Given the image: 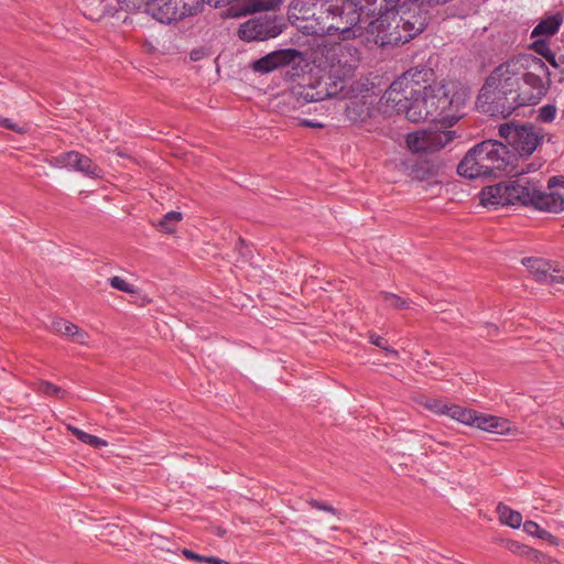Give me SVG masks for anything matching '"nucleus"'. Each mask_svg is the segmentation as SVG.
Listing matches in <instances>:
<instances>
[{"label":"nucleus","instance_id":"nucleus-40","mask_svg":"<svg viewBox=\"0 0 564 564\" xmlns=\"http://www.w3.org/2000/svg\"><path fill=\"white\" fill-rule=\"evenodd\" d=\"M539 539L547 541L549 543H551L553 545H557L558 544V539L555 538L553 534H551L546 530H543L542 532H540Z\"/></svg>","mask_w":564,"mask_h":564},{"label":"nucleus","instance_id":"nucleus-16","mask_svg":"<svg viewBox=\"0 0 564 564\" xmlns=\"http://www.w3.org/2000/svg\"><path fill=\"white\" fill-rule=\"evenodd\" d=\"M400 78L405 82L406 86L413 87L414 93L420 91L424 86L435 83L433 69L423 65L410 68Z\"/></svg>","mask_w":564,"mask_h":564},{"label":"nucleus","instance_id":"nucleus-44","mask_svg":"<svg viewBox=\"0 0 564 564\" xmlns=\"http://www.w3.org/2000/svg\"><path fill=\"white\" fill-rule=\"evenodd\" d=\"M66 321L63 318H57L52 322V329L55 333L63 334V327L65 326Z\"/></svg>","mask_w":564,"mask_h":564},{"label":"nucleus","instance_id":"nucleus-27","mask_svg":"<svg viewBox=\"0 0 564 564\" xmlns=\"http://www.w3.org/2000/svg\"><path fill=\"white\" fill-rule=\"evenodd\" d=\"M380 296L389 307H392L394 310L409 308V302L406 300L400 297L397 294L389 293V292H381Z\"/></svg>","mask_w":564,"mask_h":564},{"label":"nucleus","instance_id":"nucleus-8","mask_svg":"<svg viewBox=\"0 0 564 564\" xmlns=\"http://www.w3.org/2000/svg\"><path fill=\"white\" fill-rule=\"evenodd\" d=\"M499 135L511 144L521 156L531 155L541 144L545 134L533 124L507 122L499 126Z\"/></svg>","mask_w":564,"mask_h":564},{"label":"nucleus","instance_id":"nucleus-48","mask_svg":"<svg viewBox=\"0 0 564 564\" xmlns=\"http://www.w3.org/2000/svg\"><path fill=\"white\" fill-rule=\"evenodd\" d=\"M386 2V8H395V9H403V10H408L405 8V6H398L399 1L400 0H383Z\"/></svg>","mask_w":564,"mask_h":564},{"label":"nucleus","instance_id":"nucleus-32","mask_svg":"<svg viewBox=\"0 0 564 564\" xmlns=\"http://www.w3.org/2000/svg\"><path fill=\"white\" fill-rule=\"evenodd\" d=\"M556 107L554 105H545L539 109L536 119L542 122H551L556 115Z\"/></svg>","mask_w":564,"mask_h":564},{"label":"nucleus","instance_id":"nucleus-56","mask_svg":"<svg viewBox=\"0 0 564 564\" xmlns=\"http://www.w3.org/2000/svg\"><path fill=\"white\" fill-rule=\"evenodd\" d=\"M417 364H419V366H420V369H421V370H423V371H424V370H425V368L427 367V364H426V362H424V361H419Z\"/></svg>","mask_w":564,"mask_h":564},{"label":"nucleus","instance_id":"nucleus-25","mask_svg":"<svg viewBox=\"0 0 564 564\" xmlns=\"http://www.w3.org/2000/svg\"><path fill=\"white\" fill-rule=\"evenodd\" d=\"M181 220L182 214L180 212H170L159 221L158 228L162 232L173 234L175 231L176 224H178Z\"/></svg>","mask_w":564,"mask_h":564},{"label":"nucleus","instance_id":"nucleus-19","mask_svg":"<svg viewBox=\"0 0 564 564\" xmlns=\"http://www.w3.org/2000/svg\"><path fill=\"white\" fill-rule=\"evenodd\" d=\"M506 547L512 552L513 554L527 557L533 562H542V558H546V555L535 549L529 547L527 545L520 544L517 541L508 540L506 542Z\"/></svg>","mask_w":564,"mask_h":564},{"label":"nucleus","instance_id":"nucleus-30","mask_svg":"<svg viewBox=\"0 0 564 564\" xmlns=\"http://www.w3.org/2000/svg\"><path fill=\"white\" fill-rule=\"evenodd\" d=\"M109 283L113 289L119 290L124 293H128V294H134L137 292V290L134 289V286L132 284L128 283L126 280H123L122 278L117 276V275L112 276L109 280Z\"/></svg>","mask_w":564,"mask_h":564},{"label":"nucleus","instance_id":"nucleus-35","mask_svg":"<svg viewBox=\"0 0 564 564\" xmlns=\"http://www.w3.org/2000/svg\"><path fill=\"white\" fill-rule=\"evenodd\" d=\"M307 503L314 508V509H317V510H323V511H326V512H329L334 516H337L338 514V510L335 509L333 506L330 505H327L325 502H322V501H318V500H315V499H311L307 501Z\"/></svg>","mask_w":564,"mask_h":564},{"label":"nucleus","instance_id":"nucleus-47","mask_svg":"<svg viewBox=\"0 0 564 564\" xmlns=\"http://www.w3.org/2000/svg\"><path fill=\"white\" fill-rule=\"evenodd\" d=\"M183 555L187 558V560H194V561H198L202 560V555L188 550V549H184L183 550Z\"/></svg>","mask_w":564,"mask_h":564},{"label":"nucleus","instance_id":"nucleus-61","mask_svg":"<svg viewBox=\"0 0 564 564\" xmlns=\"http://www.w3.org/2000/svg\"><path fill=\"white\" fill-rule=\"evenodd\" d=\"M563 116H564V110H563Z\"/></svg>","mask_w":564,"mask_h":564},{"label":"nucleus","instance_id":"nucleus-1","mask_svg":"<svg viewBox=\"0 0 564 564\" xmlns=\"http://www.w3.org/2000/svg\"><path fill=\"white\" fill-rule=\"evenodd\" d=\"M350 73V66L332 63L328 73L322 75L316 86H299L286 96L289 101L295 97H302L306 102L321 101L326 98L340 95L343 98L350 99L346 105L345 115L354 123L366 121L371 115L370 105L357 97L369 91L368 83L361 80H351L347 76Z\"/></svg>","mask_w":564,"mask_h":564},{"label":"nucleus","instance_id":"nucleus-60","mask_svg":"<svg viewBox=\"0 0 564 564\" xmlns=\"http://www.w3.org/2000/svg\"><path fill=\"white\" fill-rule=\"evenodd\" d=\"M224 564H231V563H229V562H226V561H225V563H224Z\"/></svg>","mask_w":564,"mask_h":564},{"label":"nucleus","instance_id":"nucleus-17","mask_svg":"<svg viewBox=\"0 0 564 564\" xmlns=\"http://www.w3.org/2000/svg\"><path fill=\"white\" fill-rule=\"evenodd\" d=\"M522 263L539 282L551 283V276L558 275L561 272L550 261L542 258H524Z\"/></svg>","mask_w":564,"mask_h":564},{"label":"nucleus","instance_id":"nucleus-46","mask_svg":"<svg viewBox=\"0 0 564 564\" xmlns=\"http://www.w3.org/2000/svg\"><path fill=\"white\" fill-rule=\"evenodd\" d=\"M199 562L207 563V564H224L225 561L221 558H218L216 556H204L202 555V560Z\"/></svg>","mask_w":564,"mask_h":564},{"label":"nucleus","instance_id":"nucleus-51","mask_svg":"<svg viewBox=\"0 0 564 564\" xmlns=\"http://www.w3.org/2000/svg\"><path fill=\"white\" fill-rule=\"evenodd\" d=\"M542 564H561L557 560L546 555V558H542Z\"/></svg>","mask_w":564,"mask_h":564},{"label":"nucleus","instance_id":"nucleus-10","mask_svg":"<svg viewBox=\"0 0 564 564\" xmlns=\"http://www.w3.org/2000/svg\"><path fill=\"white\" fill-rule=\"evenodd\" d=\"M454 131L422 130L406 135V145L412 152H435L453 141Z\"/></svg>","mask_w":564,"mask_h":564},{"label":"nucleus","instance_id":"nucleus-37","mask_svg":"<svg viewBox=\"0 0 564 564\" xmlns=\"http://www.w3.org/2000/svg\"><path fill=\"white\" fill-rule=\"evenodd\" d=\"M523 530L530 534V535H533V536H536L539 538L540 536V532L543 531V529H541L539 527L538 523H535L534 521H525L523 523Z\"/></svg>","mask_w":564,"mask_h":564},{"label":"nucleus","instance_id":"nucleus-36","mask_svg":"<svg viewBox=\"0 0 564 564\" xmlns=\"http://www.w3.org/2000/svg\"><path fill=\"white\" fill-rule=\"evenodd\" d=\"M253 1L254 0H243L242 6L238 10H235V7H230L229 13L231 15H236V17L242 15V14L254 13L256 11H249Z\"/></svg>","mask_w":564,"mask_h":564},{"label":"nucleus","instance_id":"nucleus-15","mask_svg":"<svg viewBox=\"0 0 564 564\" xmlns=\"http://www.w3.org/2000/svg\"><path fill=\"white\" fill-rule=\"evenodd\" d=\"M445 167L438 158L420 159L415 161L410 170V176L416 181H432L440 176Z\"/></svg>","mask_w":564,"mask_h":564},{"label":"nucleus","instance_id":"nucleus-49","mask_svg":"<svg viewBox=\"0 0 564 564\" xmlns=\"http://www.w3.org/2000/svg\"><path fill=\"white\" fill-rule=\"evenodd\" d=\"M551 283H562L564 284V270H561L558 275L551 276Z\"/></svg>","mask_w":564,"mask_h":564},{"label":"nucleus","instance_id":"nucleus-2","mask_svg":"<svg viewBox=\"0 0 564 564\" xmlns=\"http://www.w3.org/2000/svg\"><path fill=\"white\" fill-rule=\"evenodd\" d=\"M556 186H564V176H553L547 181L549 189ZM480 203L486 207L520 204L553 214L564 210L562 194L554 191L543 192L536 183L527 177L484 187L480 192Z\"/></svg>","mask_w":564,"mask_h":564},{"label":"nucleus","instance_id":"nucleus-11","mask_svg":"<svg viewBox=\"0 0 564 564\" xmlns=\"http://www.w3.org/2000/svg\"><path fill=\"white\" fill-rule=\"evenodd\" d=\"M304 61L303 53L295 48L271 52L252 63L254 72L267 74L284 66L296 67Z\"/></svg>","mask_w":564,"mask_h":564},{"label":"nucleus","instance_id":"nucleus-20","mask_svg":"<svg viewBox=\"0 0 564 564\" xmlns=\"http://www.w3.org/2000/svg\"><path fill=\"white\" fill-rule=\"evenodd\" d=\"M497 513L501 523L509 525L513 529L520 528L522 523V516L520 512L512 510L503 503H499L497 507Z\"/></svg>","mask_w":564,"mask_h":564},{"label":"nucleus","instance_id":"nucleus-34","mask_svg":"<svg viewBox=\"0 0 564 564\" xmlns=\"http://www.w3.org/2000/svg\"><path fill=\"white\" fill-rule=\"evenodd\" d=\"M279 0H254L249 11H262L273 9Z\"/></svg>","mask_w":564,"mask_h":564},{"label":"nucleus","instance_id":"nucleus-58","mask_svg":"<svg viewBox=\"0 0 564 564\" xmlns=\"http://www.w3.org/2000/svg\"><path fill=\"white\" fill-rule=\"evenodd\" d=\"M117 154H118L119 156H126L121 151H118V152H117Z\"/></svg>","mask_w":564,"mask_h":564},{"label":"nucleus","instance_id":"nucleus-41","mask_svg":"<svg viewBox=\"0 0 564 564\" xmlns=\"http://www.w3.org/2000/svg\"><path fill=\"white\" fill-rule=\"evenodd\" d=\"M299 126L306 127V128H318V129L325 127V124L322 122L313 121V120H308V119L300 120Z\"/></svg>","mask_w":564,"mask_h":564},{"label":"nucleus","instance_id":"nucleus-28","mask_svg":"<svg viewBox=\"0 0 564 564\" xmlns=\"http://www.w3.org/2000/svg\"><path fill=\"white\" fill-rule=\"evenodd\" d=\"M534 51L543 56L549 63L553 66H556L555 53L549 47V44L545 41H536L533 43Z\"/></svg>","mask_w":564,"mask_h":564},{"label":"nucleus","instance_id":"nucleus-43","mask_svg":"<svg viewBox=\"0 0 564 564\" xmlns=\"http://www.w3.org/2000/svg\"><path fill=\"white\" fill-rule=\"evenodd\" d=\"M369 340L379 348H382L387 344V340L383 337L376 334H370Z\"/></svg>","mask_w":564,"mask_h":564},{"label":"nucleus","instance_id":"nucleus-26","mask_svg":"<svg viewBox=\"0 0 564 564\" xmlns=\"http://www.w3.org/2000/svg\"><path fill=\"white\" fill-rule=\"evenodd\" d=\"M417 403L425 408L426 410L434 412L436 414H444L446 409V403L438 399L421 397L417 399Z\"/></svg>","mask_w":564,"mask_h":564},{"label":"nucleus","instance_id":"nucleus-23","mask_svg":"<svg viewBox=\"0 0 564 564\" xmlns=\"http://www.w3.org/2000/svg\"><path fill=\"white\" fill-rule=\"evenodd\" d=\"M561 22L562 20L556 17L544 19L533 29L532 36L553 35L558 31Z\"/></svg>","mask_w":564,"mask_h":564},{"label":"nucleus","instance_id":"nucleus-50","mask_svg":"<svg viewBox=\"0 0 564 564\" xmlns=\"http://www.w3.org/2000/svg\"><path fill=\"white\" fill-rule=\"evenodd\" d=\"M381 349L384 350L388 355H391L393 357H398L399 356V351L398 350H395L393 348H390L387 345H384Z\"/></svg>","mask_w":564,"mask_h":564},{"label":"nucleus","instance_id":"nucleus-55","mask_svg":"<svg viewBox=\"0 0 564 564\" xmlns=\"http://www.w3.org/2000/svg\"><path fill=\"white\" fill-rule=\"evenodd\" d=\"M216 533H217V535L223 536L226 533V530L223 528H217Z\"/></svg>","mask_w":564,"mask_h":564},{"label":"nucleus","instance_id":"nucleus-29","mask_svg":"<svg viewBox=\"0 0 564 564\" xmlns=\"http://www.w3.org/2000/svg\"><path fill=\"white\" fill-rule=\"evenodd\" d=\"M203 0H181L178 4L181 11H184V18L196 14L204 6Z\"/></svg>","mask_w":564,"mask_h":564},{"label":"nucleus","instance_id":"nucleus-12","mask_svg":"<svg viewBox=\"0 0 564 564\" xmlns=\"http://www.w3.org/2000/svg\"><path fill=\"white\" fill-rule=\"evenodd\" d=\"M282 28L270 17L252 19L242 23L238 30V36L246 42L264 41L278 36Z\"/></svg>","mask_w":564,"mask_h":564},{"label":"nucleus","instance_id":"nucleus-24","mask_svg":"<svg viewBox=\"0 0 564 564\" xmlns=\"http://www.w3.org/2000/svg\"><path fill=\"white\" fill-rule=\"evenodd\" d=\"M67 430L74 435L76 436L80 442L87 444V445H90L93 447H101V446H107V442L105 440H101L95 435H91L89 433H86L79 429H77L76 426H73L70 424L67 425Z\"/></svg>","mask_w":564,"mask_h":564},{"label":"nucleus","instance_id":"nucleus-59","mask_svg":"<svg viewBox=\"0 0 564 564\" xmlns=\"http://www.w3.org/2000/svg\"><path fill=\"white\" fill-rule=\"evenodd\" d=\"M547 141H549V142H551V141H552V135H551V134L549 135Z\"/></svg>","mask_w":564,"mask_h":564},{"label":"nucleus","instance_id":"nucleus-3","mask_svg":"<svg viewBox=\"0 0 564 564\" xmlns=\"http://www.w3.org/2000/svg\"><path fill=\"white\" fill-rule=\"evenodd\" d=\"M528 58H511L497 66L480 89L479 100L487 104L491 116L509 117L516 109L535 98L521 89L524 63Z\"/></svg>","mask_w":564,"mask_h":564},{"label":"nucleus","instance_id":"nucleus-57","mask_svg":"<svg viewBox=\"0 0 564 564\" xmlns=\"http://www.w3.org/2000/svg\"><path fill=\"white\" fill-rule=\"evenodd\" d=\"M376 0H365L367 4H372Z\"/></svg>","mask_w":564,"mask_h":564},{"label":"nucleus","instance_id":"nucleus-14","mask_svg":"<svg viewBox=\"0 0 564 564\" xmlns=\"http://www.w3.org/2000/svg\"><path fill=\"white\" fill-rule=\"evenodd\" d=\"M413 96H415L414 88L406 86L405 82L399 77L390 85L382 99L392 110L398 113L404 112L408 117Z\"/></svg>","mask_w":564,"mask_h":564},{"label":"nucleus","instance_id":"nucleus-5","mask_svg":"<svg viewBox=\"0 0 564 564\" xmlns=\"http://www.w3.org/2000/svg\"><path fill=\"white\" fill-rule=\"evenodd\" d=\"M426 26L422 14L410 10L386 8L378 18L365 26L367 42H373L380 47L399 45L409 42Z\"/></svg>","mask_w":564,"mask_h":564},{"label":"nucleus","instance_id":"nucleus-21","mask_svg":"<svg viewBox=\"0 0 564 564\" xmlns=\"http://www.w3.org/2000/svg\"><path fill=\"white\" fill-rule=\"evenodd\" d=\"M444 414L464 424H473L475 411L462 408L456 404H446Z\"/></svg>","mask_w":564,"mask_h":564},{"label":"nucleus","instance_id":"nucleus-9","mask_svg":"<svg viewBox=\"0 0 564 564\" xmlns=\"http://www.w3.org/2000/svg\"><path fill=\"white\" fill-rule=\"evenodd\" d=\"M127 8L144 9L145 13L161 23L170 24L184 19V11L178 4L181 0H119Z\"/></svg>","mask_w":564,"mask_h":564},{"label":"nucleus","instance_id":"nucleus-33","mask_svg":"<svg viewBox=\"0 0 564 564\" xmlns=\"http://www.w3.org/2000/svg\"><path fill=\"white\" fill-rule=\"evenodd\" d=\"M510 430V422L506 419L495 416L492 427L489 430L491 433L506 434Z\"/></svg>","mask_w":564,"mask_h":564},{"label":"nucleus","instance_id":"nucleus-6","mask_svg":"<svg viewBox=\"0 0 564 564\" xmlns=\"http://www.w3.org/2000/svg\"><path fill=\"white\" fill-rule=\"evenodd\" d=\"M511 159L507 145L497 140H485L471 148L457 165V173L467 178L497 177Z\"/></svg>","mask_w":564,"mask_h":564},{"label":"nucleus","instance_id":"nucleus-18","mask_svg":"<svg viewBox=\"0 0 564 564\" xmlns=\"http://www.w3.org/2000/svg\"><path fill=\"white\" fill-rule=\"evenodd\" d=\"M527 67L528 66L524 65L522 82L532 89V91H527V94L532 95L535 98L533 101L529 102L530 105L535 104L541 96L545 95L546 88L543 78L534 72H527Z\"/></svg>","mask_w":564,"mask_h":564},{"label":"nucleus","instance_id":"nucleus-4","mask_svg":"<svg viewBox=\"0 0 564 564\" xmlns=\"http://www.w3.org/2000/svg\"><path fill=\"white\" fill-rule=\"evenodd\" d=\"M466 98V91L454 84L433 83L415 91L408 119L412 122L437 121L452 127L460 119Z\"/></svg>","mask_w":564,"mask_h":564},{"label":"nucleus","instance_id":"nucleus-54","mask_svg":"<svg viewBox=\"0 0 564 564\" xmlns=\"http://www.w3.org/2000/svg\"><path fill=\"white\" fill-rule=\"evenodd\" d=\"M489 330H488V335H494V334H497L498 333V328L497 326L495 325H489Z\"/></svg>","mask_w":564,"mask_h":564},{"label":"nucleus","instance_id":"nucleus-53","mask_svg":"<svg viewBox=\"0 0 564 564\" xmlns=\"http://www.w3.org/2000/svg\"><path fill=\"white\" fill-rule=\"evenodd\" d=\"M336 56H337L336 50H330L327 52V58H330L332 61H334Z\"/></svg>","mask_w":564,"mask_h":564},{"label":"nucleus","instance_id":"nucleus-42","mask_svg":"<svg viewBox=\"0 0 564 564\" xmlns=\"http://www.w3.org/2000/svg\"><path fill=\"white\" fill-rule=\"evenodd\" d=\"M77 329V325L66 321L65 326L63 327V335H66L72 338Z\"/></svg>","mask_w":564,"mask_h":564},{"label":"nucleus","instance_id":"nucleus-13","mask_svg":"<svg viewBox=\"0 0 564 564\" xmlns=\"http://www.w3.org/2000/svg\"><path fill=\"white\" fill-rule=\"evenodd\" d=\"M46 162L54 167L73 169L89 177H99L101 172L90 158L77 151L62 153Z\"/></svg>","mask_w":564,"mask_h":564},{"label":"nucleus","instance_id":"nucleus-31","mask_svg":"<svg viewBox=\"0 0 564 564\" xmlns=\"http://www.w3.org/2000/svg\"><path fill=\"white\" fill-rule=\"evenodd\" d=\"M494 421H495V416H492V415L477 414L475 412V417L473 419L471 425L477 426L480 430L489 432V430L492 427Z\"/></svg>","mask_w":564,"mask_h":564},{"label":"nucleus","instance_id":"nucleus-38","mask_svg":"<svg viewBox=\"0 0 564 564\" xmlns=\"http://www.w3.org/2000/svg\"><path fill=\"white\" fill-rule=\"evenodd\" d=\"M0 126L20 134L25 133L24 128L18 126L17 123H13L9 118H0Z\"/></svg>","mask_w":564,"mask_h":564},{"label":"nucleus","instance_id":"nucleus-7","mask_svg":"<svg viewBox=\"0 0 564 564\" xmlns=\"http://www.w3.org/2000/svg\"><path fill=\"white\" fill-rule=\"evenodd\" d=\"M361 10V0H332L318 18L321 30L327 35L337 34L343 41L361 37L365 35Z\"/></svg>","mask_w":564,"mask_h":564},{"label":"nucleus","instance_id":"nucleus-52","mask_svg":"<svg viewBox=\"0 0 564 564\" xmlns=\"http://www.w3.org/2000/svg\"><path fill=\"white\" fill-rule=\"evenodd\" d=\"M202 57V52L199 51H192L191 52V59L198 61Z\"/></svg>","mask_w":564,"mask_h":564},{"label":"nucleus","instance_id":"nucleus-39","mask_svg":"<svg viewBox=\"0 0 564 564\" xmlns=\"http://www.w3.org/2000/svg\"><path fill=\"white\" fill-rule=\"evenodd\" d=\"M88 338H89L88 333L79 327L75 332L74 336L72 337L73 341L80 344V345H88Z\"/></svg>","mask_w":564,"mask_h":564},{"label":"nucleus","instance_id":"nucleus-45","mask_svg":"<svg viewBox=\"0 0 564 564\" xmlns=\"http://www.w3.org/2000/svg\"><path fill=\"white\" fill-rule=\"evenodd\" d=\"M533 64H534V67L536 70H540L541 73H543L544 75H549V70H547V66L545 65V63L539 58H533Z\"/></svg>","mask_w":564,"mask_h":564},{"label":"nucleus","instance_id":"nucleus-22","mask_svg":"<svg viewBox=\"0 0 564 564\" xmlns=\"http://www.w3.org/2000/svg\"><path fill=\"white\" fill-rule=\"evenodd\" d=\"M34 390L39 393L53 397L56 399H65L68 394L66 390L63 388L46 381V380H39L34 383Z\"/></svg>","mask_w":564,"mask_h":564}]
</instances>
